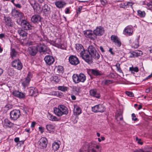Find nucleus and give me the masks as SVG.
Segmentation results:
<instances>
[{"instance_id": "nucleus-1", "label": "nucleus", "mask_w": 152, "mask_h": 152, "mask_svg": "<svg viewBox=\"0 0 152 152\" xmlns=\"http://www.w3.org/2000/svg\"><path fill=\"white\" fill-rule=\"evenodd\" d=\"M101 148L100 145L95 141L89 143L85 142L80 149V152H101Z\"/></svg>"}, {"instance_id": "nucleus-2", "label": "nucleus", "mask_w": 152, "mask_h": 152, "mask_svg": "<svg viewBox=\"0 0 152 152\" xmlns=\"http://www.w3.org/2000/svg\"><path fill=\"white\" fill-rule=\"evenodd\" d=\"M88 51L91 55L85 53L81 55L80 56L86 62L89 64H91L92 62V58L96 59H98L100 56L96 51L95 48L92 45L89 46L88 48Z\"/></svg>"}, {"instance_id": "nucleus-3", "label": "nucleus", "mask_w": 152, "mask_h": 152, "mask_svg": "<svg viewBox=\"0 0 152 152\" xmlns=\"http://www.w3.org/2000/svg\"><path fill=\"white\" fill-rule=\"evenodd\" d=\"M53 112L58 117H61L64 115H67L68 113L67 108L62 104L58 105L57 107H54Z\"/></svg>"}, {"instance_id": "nucleus-4", "label": "nucleus", "mask_w": 152, "mask_h": 152, "mask_svg": "<svg viewBox=\"0 0 152 152\" xmlns=\"http://www.w3.org/2000/svg\"><path fill=\"white\" fill-rule=\"evenodd\" d=\"M72 79L75 83H78L80 82L84 83L86 80V77L82 73L79 74H74L72 76Z\"/></svg>"}, {"instance_id": "nucleus-5", "label": "nucleus", "mask_w": 152, "mask_h": 152, "mask_svg": "<svg viewBox=\"0 0 152 152\" xmlns=\"http://www.w3.org/2000/svg\"><path fill=\"white\" fill-rule=\"evenodd\" d=\"M48 144L47 139L45 137H42L40 139L37 143L38 147L42 149L46 148Z\"/></svg>"}, {"instance_id": "nucleus-6", "label": "nucleus", "mask_w": 152, "mask_h": 152, "mask_svg": "<svg viewBox=\"0 0 152 152\" xmlns=\"http://www.w3.org/2000/svg\"><path fill=\"white\" fill-rule=\"evenodd\" d=\"M20 112L19 110L14 109L10 113V118L12 120L15 121L19 118L20 115Z\"/></svg>"}, {"instance_id": "nucleus-7", "label": "nucleus", "mask_w": 152, "mask_h": 152, "mask_svg": "<svg viewBox=\"0 0 152 152\" xmlns=\"http://www.w3.org/2000/svg\"><path fill=\"white\" fill-rule=\"evenodd\" d=\"M11 64L12 66L15 69L21 70L22 69L23 64L19 59L14 60L12 62Z\"/></svg>"}, {"instance_id": "nucleus-8", "label": "nucleus", "mask_w": 152, "mask_h": 152, "mask_svg": "<svg viewBox=\"0 0 152 152\" xmlns=\"http://www.w3.org/2000/svg\"><path fill=\"white\" fill-rule=\"evenodd\" d=\"M92 111L95 113H102L105 110V107L102 104H99L92 107Z\"/></svg>"}, {"instance_id": "nucleus-9", "label": "nucleus", "mask_w": 152, "mask_h": 152, "mask_svg": "<svg viewBox=\"0 0 152 152\" xmlns=\"http://www.w3.org/2000/svg\"><path fill=\"white\" fill-rule=\"evenodd\" d=\"M38 51L40 53L45 54L47 53L48 49L47 47L44 43H39L36 46Z\"/></svg>"}, {"instance_id": "nucleus-10", "label": "nucleus", "mask_w": 152, "mask_h": 152, "mask_svg": "<svg viewBox=\"0 0 152 152\" xmlns=\"http://www.w3.org/2000/svg\"><path fill=\"white\" fill-rule=\"evenodd\" d=\"M32 76V73L31 72H29L26 77L22 83V85L24 87H25L28 85Z\"/></svg>"}, {"instance_id": "nucleus-11", "label": "nucleus", "mask_w": 152, "mask_h": 152, "mask_svg": "<svg viewBox=\"0 0 152 152\" xmlns=\"http://www.w3.org/2000/svg\"><path fill=\"white\" fill-rule=\"evenodd\" d=\"M12 15L14 18H19L20 19L23 18V14L21 12L15 9H12L11 12Z\"/></svg>"}, {"instance_id": "nucleus-12", "label": "nucleus", "mask_w": 152, "mask_h": 152, "mask_svg": "<svg viewBox=\"0 0 152 152\" xmlns=\"http://www.w3.org/2000/svg\"><path fill=\"white\" fill-rule=\"evenodd\" d=\"M85 36L87 38H89L92 40H94L96 37L94 34L93 33L91 30H86L83 32Z\"/></svg>"}, {"instance_id": "nucleus-13", "label": "nucleus", "mask_w": 152, "mask_h": 152, "mask_svg": "<svg viewBox=\"0 0 152 152\" xmlns=\"http://www.w3.org/2000/svg\"><path fill=\"white\" fill-rule=\"evenodd\" d=\"M69 61L70 64L73 65H76L80 63L78 58L74 55H70L69 58Z\"/></svg>"}, {"instance_id": "nucleus-14", "label": "nucleus", "mask_w": 152, "mask_h": 152, "mask_svg": "<svg viewBox=\"0 0 152 152\" xmlns=\"http://www.w3.org/2000/svg\"><path fill=\"white\" fill-rule=\"evenodd\" d=\"M110 38L115 45L118 47H120L121 45V42L119 38L117 36L112 35L111 36Z\"/></svg>"}, {"instance_id": "nucleus-15", "label": "nucleus", "mask_w": 152, "mask_h": 152, "mask_svg": "<svg viewBox=\"0 0 152 152\" xmlns=\"http://www.w3.org/2000/svg\"><path fill=\"white\" fill-rule=\"evenodd\" d=\"M20 25L23 28L26 30H29L31 29V26L29 22L25 20H22L21 22Z\"/></svg>"}, {"instance_id": "nucleus-16", "label": "nucleus", "mask_w": 152, "mask_h": 152, "mask_svg": "<svg viewBox=\"0 0 152 152\" xmlns=\"http://www.w3.org/2000/svg\"><path fill=\"white\" fill-rule=\"evenodd\" d=\"M132 27L129 26L126 27L123 31V34L126 36L132 35L133 33Z\"/></svg>"}, {"instance_id": "nucleus-17", "label": "nucleus", "mask_w": 152, "mask_h": 152, "mask_svg": "<svg viewBox=\"0 0 152 152\" xmlns=\"http://www.w3.org/2000/svg\"><path fill=\"white\" fill-rule=\"evenodd\" d=\"M104 33V28L101 26L97 27L96 29L94 31V34L96 36L102 35Z\"/></svg>"}, {"instance_id": "nucleus-18", "label": "nucleus", "mask_w": 152, "mask_h": 152, "mask_svg": "<svg viewBox=\"0 0 152 152\" xmlns=\"http://www.w3.org/2000/svg\"><path fill=\"white\" fill-rule=\"evenodd\" d=\"M75 48L78 52L80 53V56L85 53V50L83 46L80 44H76L75 45Z\"/></svg>"}, {"instance_id": "nucleus-19", "label": "nucleus", "mask_w": 152, "mask_h": 152, "mask_svg": "<svg viewBox=\"0 0 152 152\" xmlns=\"http://www.w3.org/2000/svg\"><path fill=\"white\" fill-rule=\"evenodd\" d=\"M44 60L46 63L49 65L52 64L54 61V59L53 57L50 55L46 56L44 58Z\"/></svg>"}, {"instance_id": "nucleus-20", "label": "nucleus", "mask_w": 152, "mask_h": 152, "mask_svg": "<svg viewBox=\"0 0 152 152\" xmlns=\"http://www.w3.org/2000/svg\"><path fill=\"white\" fill-rule=\"evenodd\" d=\"M41 18L40 16L38 15H35L32 17L31 21L34 23H38L41 21Z\"/></svg>"}, {"instance_id": "nucleus-21", "label": "nucleus", "mask_w": 152, "mask_h": 152, "mask_svg": "<svg viewBox=\"0 0 152 152\" xmlns=\"http://www.w3.org/2000/svg\"><path fill=\"white\" fill-rule=\"evenodd\" d=\"M4 127L6 128H10L12 127L13 124L7 119H5L3 122Z\"/></svg>"}, {"instance_id": "nucleus-22", "label": "nucleus", "mask_w": 152, "mask_h": 152, "mask_svg": "<svg viewBox=\"0 0 152 152\" xmlns=\"http://www.w3.org/2000/svg\"><path fill=\"white\" fill-rule=\"evenodd\" d=\"M29 50V54L33 56L35 55L38 51L36 47L34 46L30 47Z\"/></svg>"}, {"instance_id": "nucleus-23", "label": "nucleus", "mask_w": 152, "mask_h": 152, "mask_svg": "<svg viewBox=\"0 0 152 152\" xmlns=\"http://www.w3.org/2000/svg\"><path fill=\"white\" fill-rule=\"evenodd\" d=\"M90 94L91 96L96 97L98 98H100V94L97 92L96 89H92L90 91Z\"/></svg>"}, {"instance_id": "nucleus-24", "label": "nucleus", "mask_w": 152, "mask_h": 152, "mask_svg": "<svg viewBox=\"0 0 152 152\" xmlns=\"http://www.w3.org/2000/svg\"><path fill=\"white\" fill-rule=\"evenodd\" d=\"M81 112L82 110L80 107L77 105H74V113L75 115H79L81 113Z\"/></svg>"}, {"instance_id": "nucleus-25", "label": "nucleus", "mask_w": 152, "mask_h": 152, "mask_svg": "<svg viewBox=\"0 0 152 152\" xmlns=\"http://www.w3.org/2000/svg\"><path fill=\"white\" fill-rule=\"evenodd\" d=\"M42 10L46 14H49L51 12L50 8L47 4H45L42 7Z\"/></svg>"}, {"instance_id": "nucleus-26", "label": "nucleus", "mask_w": 152, "mask_h": 152, "mask_svg": "<svg viewBox=\"0 0 152 152\" xmlns=\"http://www.w3.org/2000/svg\"><path fill=\"white\" fill-rule=\"evenodd\" d=\"M29 94L31 96H37L38 94L37 90V89L32 88L29 90Z\"/></svg>"}, {"instance_id": "nucleus-27", "label": "nucleus", "mask_w": 152, "mask_h": 152, "mask_svg": "<svg viewBox=\"0 0 152 152\" xmlns=\"http://www.w3.org/2000/svg\"><path fill=\"white\" fill-rule=\"evenodd\" d=\"M55 4L57 7L61 8L65 6L66 5V3L64 1H58L56 2Z\"/></svg>"}, {"instance_id": "nucleus-28", "label": "nucleus", "mask_w": 152, "mask_h": 152, "mask_svg": "<svg viewBox=\"0 0 152 152\" xmlns=\"http://www.w3.org/2000/svg\"><path fill=\"white\" fill-rule=\"evenodd\" d=\"M60 142H54L52 144V148L53 150L54 151H56L58 150L60 147Z\"/></svg>"}, {"instance_id": "nucleus-29", "label": "nucleus", "mask_w": 152, "mask_h": 152, "mask_svg": "<svg viewBox=\"0 0 152 152\" xmlns=\"http://www.w3.org/2000/svg\"><path fill=\"white\" fill-rule=\"evenodd\" d=\"M4 19L5 23L7 25L10 26H12L13 25V23L10 17H4Z\"/></svg>"}, {"instance_id": "nucleus-30", "label": "nucleus", "mask_w": 152, "mask_h": 152, "mask_svg": "<svg viewBox=\"0 0 152 152\" xmlns=\"http://www.w3.org/2000/svg\"><path fill=\"white\" fill-rule=\"evenodd\" d=\"M132 47L134 48H137L139 47L138 38H136L134 40L132 44Z\"/></svg>"}, {"instance_id": "nucleus-31", "label": "nucleus", "mask_w": 152, "mask_h": 152, "mask_svg": "<svg viewBox=\"0 0 152 152\" xmlns=\"http://www.w3.org/2000/svg\"><path fill=\"white\" fill-rule=\"evenodd\" d=\"M56 72L58 75H62L64 72V69L62 66H59L56 68Z\"/></svg>"}, {"instance_id": "nucleus-32", "label": "nucleus", "mask_w": 152, "mask_h": 152, "mask_svg": "<svg viewBox=\"0 0 152 152\" xmlns=\"http://www.w3.org/2000/svg\"><path fill=\"white\" fill-rule=\"evenodd\" d=\"M137 15L141 18H144L145 16L146 13L144 11L138 10L137 11Z\"/></svg>"}, {"instance_id": "nucleus-33", "label": "nucleus", "mask_w": 152, "mask_h": 152, "mask_svg": "<svg viewBox=\"0 0 152 152\" xmlns=\"http://www.w3.org/2000/svg\"><path fill=\"white\" fill-rule=\"evenodd\" d=\"M18 53L15 49L12 48L11 49L10 53V56L12 59H14L17 55Z\"/></svg>"}, {"instance_id": "nucleus-34", "label": "nucleus", "mask_w": 152, "mask_h": 152, "mask_svg": "<svg viewBox=\"0 0 152 152\" xmlns=\"http://www.w3.org/2000/svg\"><path fill=\"white\" fill-rule=\"evenodd\" d=\"M129 71L131 72L132 73L134 74L135 72H137L139 71V69L137 66H132L129 67Z\"/></svg>"}, {"instance_id": "nucleus-35", "label": "nucleus", "mask_w": 152, "mask_h": 152, "mask_svg": "<svg viewBox=\"0 0 152 152\" xmlns=\"http://www.w3.org/2000/svg\"><path fill=\"white\" fill-rule=\"evenodd\" d=\"M48 117L50 121H58L59 120V119L57 117L49 114L48 115Z\"/></svg>"}, {"instance_id": "nucleus-36", "label": "nucleus", "mask_w": 152, "mask_h": 152, "mask_svg": "<svg viewBox=\"0 0 152 152\" xmlns=\"http://www.w3.org/2000/svg\"><path fill=\"white\" fill-rule=\"evenodd\" d=\"M18 32L20 36L22 37H26L27 36V32L21 29L18 30Z\"/></svg>"}, {"instance_id": "nucleus-37", "label": "nucleus", "mask_w": 152, "mask_h": 152, "mask_svg": "<svg viewBox=\"0 0 152 152\" xmlns=\"http://www.w3.org/2000/svg\"><path fill=\"white\" fill-rule=\"evenodd\" d=\"M30 4L33 7L34 11H37V8L39 6L38 3H36L35 1L34 3L32 2H30Z\"/></svg>"}, {"instance_id": "nucleus-38", "label": "nucleus", "mask_w": 152, "mask_h": 152, "mask_svg": "<svg viewBox=\"0 0 152 152\" xmlns=\"http://www.w3.org/2000/svg\"><path fill=\"white\" fill-rule=\"evenodd\" d=\"M58 89L59 90L63 92H65L67 91L68 88L64 86H60L58 87Z\"/></svg>"}, {"instance_id": "nucleus-39", "label": "nucleus", "mask_w": 152, "mask_h": 152, "mask_svg": "<svg viewBox=\"0 0 152 152\" xmlns=\"http://www.w3.org/2000/svg\"><path fill=\"white\" fill-rule=\"evenodd\" d=\"M91 71L92 74L94 75L97 76L101 75L100 72L98 70L92 69Z\"/></svg>"}, {"instance_id": "nucleus-40", "label": "nucleus", "mask_w": 152, "mask_h": 152, "mask_svg": "<svg viewBox=\"0 0 152 152\" xmlns=\"http://www.w3.org/2000/svg\"><path fill=\"white\" fill-rule=\"evenodd\" d=\"M61 41L60 38H57L55 41V43L57 47H60L61 46Z\"/></svg>"}, {"instance_id": "nucleus-41", "label": "nucleus", "mask_w": 152, "mask_h": 152, "mask_svg": "<svg viewBox=\"0 0 152 152\" xmlns=\"http://www.w3.org/2000/svg\"><path fill=\"white\" fill-rule=\"evenodd\" d=\"M54 127V125L51 124H48L46 126V128L49 131H51L53 129Z\"/></svg>"}, {"instance_id": "nucleus-42", "label": "nucleus", "mask_w": 152, "mask_h": 152, "mask_svg": "<svg viewBox=\"0 0 152 152\" xmlns=\"http://www.w3.org/2000/svg\"><path fill=\"white\" fill-rule=\"evenodd\" d=\"M117 68V71L120 73H123V72L120 68V64L119 63H117L115 65Z\"/></svg>"}, {"instance_id": "nucleus-43", "label": "nucleus", "mask_w": 152, "mask_h": 152, "mask_svg": "<svg viewBox=\"0 0 152 152\" xmlns=\"http://www.w3.org/2000/svg\"><path fill=\"white\" fill-rule=\"evenodd\" d=\"M51 79L52 81L54 82H58L59 81V79L57 76L55 75L52 76Z\"/></svg>"}, {"instance_id": "nucleus-44", "label": "nucleus", "mask_w": 152, "mask_h": 152, "mask_svg": "<svg viewBox=\"0 0 152 152\" xmlns=\"http://www.w3.org/2000/svg\"><path fill=\"white\" fill-rule=\"evenodd\" d=\"M133 52L134 53V56L135 57L140 56L142 54V52L140 50H136Z\"/></svg>"}, {"instance_id": "nucleus-45", "label": "nucleus", "mask_w": 152, "mask_h": 152, "mask_svg": "<svg viewBox=\"0 0 152 152\" xmlns=\"http://www.w3.org/2000/svg\"><path fill=\"white\" fill-rule=\"evenodd\" d=\"M19 94H18L16 97L19 98L20 99L24 98L25 96V93H23L21 92H19Z\"/></svg>"}, {"instance_id": "nucleus-46", "label": "nucleus", "mask_w": 152, "mask_h": 152, "mask_svg": "<svg viewBox=\"0 0 152 152\" xmlns=\"http://www.w3.org/2000/svg\"><path fill=\"white\" fill-rule=\"evenodd\" d=\"M134 3L132 2H128L126 4L124 5L126 7H127L129 6H130L133 9V5L134 4Z\"/></svg>"}, {"instance_id": "nucleus-47", "label": "nucleus", "mask_w": 152, "mask_h": 152, "mask_svg": "<svg viewBox=\"0 0 152 152\" xmlns=\"http://www.w3.org/2000/svg\"><path fill=\"white\" fill-rule=\"evenodd\" d=\"M102 82L105 85H108L112 83V82L110 80H105L103 81Z\"/></svg>"}, {"instance_id": "nucleus-48", "label": "nucleus", "mask_w": 152, "mask_h": 152, "mask_svg": "<svg viewBox=\"0 0 152 152\" xmlns=\"http://www.w3.org/2000/svg\"><path fill=\"white\" fill-rule=\"evenodd\" d=\"M82 9V6H79L78 9L77 10L76 13L77 15L80 14L81 12V10Z\"/></svg>"}, {"instance_id": "nucleus-49", "label": "nucleus", "mask_w": 152, "mask_h": 152, "mask_svg": "<svg viewBox=\"0 0 152 152\" xmlns=\"http://www.w3.org/2000/svg\"><path fill=\"white\" fill-rule=\"evenodd\" d=\"M126 94L129 96L131 97L134 96V94L132 92L127 91L126 92Z\"/></svg>"}, {"instance_id": "nucleus-50", "label": "nucleus", "mask_w": 152, "mask_h": 152, "mask_svg": "<svg viewBox=\"0 0 152 152\" xmlns=\"http://www.w3.org/2000/svg\"><path fill=\"white\" fill-rule=\"evenodd\" d=\"M136 140L137 142V143L141 145H142L143 142H142L140 139L138 138L137 137L136 138Z\"/></svg>"}, {"instance_id": "nucleus-51", "label": "nucleus", "mask_w": 152, "mask_h": 152, "mask_svg": "<svg viewBox=\"0 0 152 152\" xmlns=\"http://www.w3.org/2000/svg\"><path fill=\"white\" fill-rule=\"evenodd\" d=\"M19 91H18L15 90L12 92V94L15 96H17L18 94H19Z\"/></svg>"}, {"instance_id": "nucleus-52", "label": "nucleus", "mask_w": 152, "mask_h": 152, "mask_svg": "<svg viewBox=\"0 0 152 152\" xmlns=\"http://www.w3.org/2000/svg\"><path fill=\"white\" fill-rule=\"evenodd\" d=\"M132 119L134 121H136L137 120V118H136V115L134 113H132Z\"/></svg>"}, {"instance_id": "nucleus-53", "label": "nucleus", "mask_w": 152, "mask_h": 152, "mask_svg": "<svg viewBox=\"0 0 152 152\" xmlns=\"http://www.w3.org/2000/svg\"><path fill=\"white\" fill-rule=\"evenodd\" d=\"M39 129L41 133L42 134L44 132V129L43 127L42 126H39Z\"/></svg>"}, {"instance_id": "nucleus-54", "label": "nucleus", "mask_w": 152, "mask_h": 152, "mask_svg": "<svg viewBox=\"0 0 152 152\" xmlns=\"http://www.w3.org/2000/svg\"><path fill=\"white\" fill-rule=\"evenodd\" d=\"M102 4L103 5H105L107 3L106 0H100Z\"/></svg>"}, {"instance_id": "nucleus-55", "label": "nucleus", "mask_w": 152, "mask_h": 152, "mask_svg": "<svg viewBox=\"0 0 152 152\" xmlns=\"http://www.w3.org/2000/svg\"><path fill=\"white\" fill-rule=\"evenodd\" d=\"M14 6H15L16 7H17L18 8H20L21 7V5L19 4H14Z\"/></svg>"}, {"instance_id": "nucleus-56", "label": "nucleus", "mask_w": 152, "mask_h": 152, "mask_svg": "<svg viewBox=\"0 0 152 152\" xmlns=\"http://www.w3.org/2000/svg\"><path fill=\"white\" fill-rule=\"evenodd\" d=\"M36 123L34 121H33L31 123V127H34L35 125H36Z\"/></svg>"}, {"instance_id": "nucleus-57", "label": "nucleus", "mask_w": 152, "mask_h": 152, "mask_svg": "<svg viewBox=\"0 0 152 152\" xmlns=\"http://www.w3.org/2000/svg\"><path fill=\"white\" fill-rule=\"evenodd\" d=\"M69 8H66L65 10V12L66 14L69 13Z\"/></svg>"}, {"instance_id": "nucleus-58", "label": "nucleus", "mask_w": 152, "mask_h": 152, "mask_svg": "<svg viewBox=\"0 0 152 152\" xmlns=\"http://www.w3.org/2000/svg\"><path fill=\"white\" fill-rule=\"evenodd\" d=\"M133 152H143V151L141 149H140L134 151Z\"/></svg>"}, {"instance_id": "nucleus-59", "label": "nucleus", "mask_w": 152, "mask_h": 152, "mask_svg": "<svg viewBox=\"0 0 152 152\" xmlns=\"http://www.w3.org/2000/svg\"><path fill=\"white\" fill-rule=\"evenodd\" d=\"M14 141L16 142H18L19 141V138L18 137H15L14 139Z\"/></svg>"}, {"instance_id": "nucleus-60", "label": "nucleus", "mask_w": 152, "mask_h": 152, "mask_svg": "<svg viewBox=\"0 0 152 152\" xmlns=\"http://www.w3.org/2000/svg\"><path fill=\"white\" fill-rule=\"evenodd\" d=\"M99 49H100V50H101V51L103 53L104 52V50L102 46H100L99 47Z\"/></svg>"}, {"instance_id": "nucleus-61", "label": "nucleus", "mask_w": 152, "mask_h": 152, "mask_svg": "<svg viewBox=\"0 0 152 152\" xmlns=\"http://www.w3.org/2000/svg\"><path fill=\"white\" fill-rule=\"evenodd\" d=\"M10 104H7L5 106V108L8 110L10 108Z\"/></svg>"}, {"instance_id": "nucleus-62", "label": "nucleus", "mask_w": 152, "mask_h": 152, "mask_svg": "<svg viewBox=\"0 0 152 152\" xmlns=\"http://www.w3.org/2000/svg\"><path fill=\"white\" fill-rule=\"evenodd\" d=\"M5 37V35L4 34H0V38L2 39L4 37Z\"/></svg>"}, {"instance_id": "nucleus-63", "label": "nucleus", "mask_w": 152, "mask_h": 152, "mask_svg": "<svg viewBox=\"0 0 152 152\" xmlns=\"http://www.w3.org/2000/svg\"><path fill=\"white\" fill-rule=\"evenodd\" d=\"M71 98L73 100H75L76 99L75 96L74 95H72L71 96Z\"/></svg>"}, {"instance_id": "nucleus-64", "label": "nucleus", "mask_w": 152, "mask_h": 152, "mask_svg": "<svg viewBox=\"0 0 152 152\" xmlns=\"http://www.w3.org/2000/svg\"><path fill=\"white\" fill-rule=\"evenodd\" d=\"M130 57H135V56H134V52H133L132 53H131V55L130 56Z\"/></svg>"}]
</instances>
